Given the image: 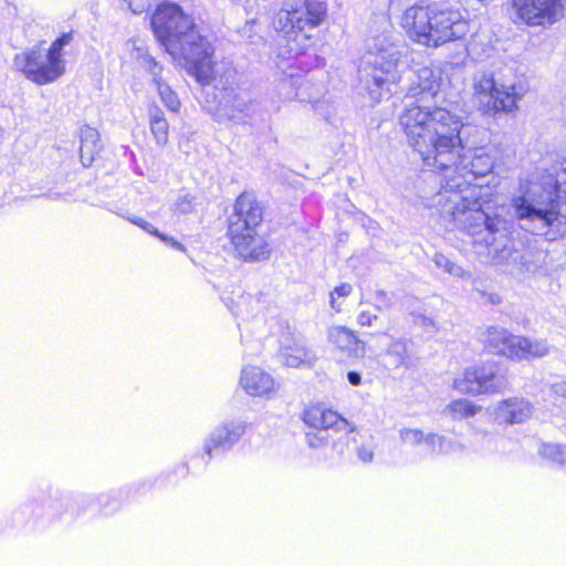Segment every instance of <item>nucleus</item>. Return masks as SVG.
I'll return each instance as SVG.
<instances>
[{"instance_id":"obj_45","label":"nucleus","mask_w":566,"mask_h":566,"mask_svg":"<svg viewBox=\"0 0 566 566\" xmlns=\"http://www.w3.org/2000/svg\"><path fill=\"white\" fill-rule=\"evenodd\" d=\"M124 1L126 2L127 0H124Z\"/></svg>"},{"instance_id":"obj_40","label":"nucleus","mask_w":566,"mask_h":566,"mask_svg":"<svg viewBox=\"0 0 566 566\" xmlns=\"http://www.w3.org/2000/svg\"><path fill=\"white\" fill-rule=\"evenodd\" d=\"M377 321H378V315L373 314L369 311H361L357 315V323L360 326L373 327V326H375Z\"/></svg>"},{"instance_id":"obj_25","label":"nucleus","mask_w":566,"mask_h":566,"mask_svg":"<svg viewBox=\"0 0 566 566\" xmlns=\"http://www.w3.org/2000/svg\"><path fill=\"white\" fill-rule=\"evenodd\" d=\"M80 156L85 167L91 166L95 155L101 150V140L97 129L91 126H84L80 132Z\"/></svg>"},{"instance_id":"obj_20","label":"nucleus","mask_w":566,"mask_h":566,"mask_svg":"<svg viewBox=\"0 0 566 566\" xmlns=\"http://www.w3.org/2000/svg\"><path fill=\"white\" fill-rule=\"evenodd\" d=\"M412 343L406 338H395L382 354V364L389 370L409 369L413 366Z\"/></svg>"},{"instance_id":"obj_14","label":"nucleus","mask_w":566,"mask_h":566,"mask_svg":"<svg viewBox=\"0 0 566 566\" xmlns=\"http://www.w3.org/2000/svg\"><path fill=\"white\" fill-rule=\"evenodd\" d=\"M566 0H512L515 15L531 27L552 25L564 15Z\"/></svg>"},{"instance_id":"obj_35","label":"nucleus","mask_w":566,"mask_h":566,"mask_svg":"<svg viewBox=\"0 0 566 566\" xmlns=\"http://www.w3.org/2000/svg\"><path fill=\"white\" fill-rule=\"evenodd\" d=\"M134 51H135V57L153 75H154V72H159L161 70L160 67H158L157 62L148 54V52L145 48L135 46Z\"/></svg>"},{"instance_id":"obj_4","label":"nucleus","mask_w":566,"mask_h":566,"mask_svg":"<svg viewBox=\"0 0 566 566\" xmlns=\"http://www.w3.org/2000/svg\"><path fill=\"white\" fill-rule=\"evenodd\" d=\"M407 52L405 42L392 33H381L367 41L358 78L371 101L377 103L382 99L389 91L388 86L398 80V69Z\"/></svg>"},{"instance_id":"obj_18","label":"nucleus","mask_w":566,"mask_h":566,"mask_svg":"<svg viewBox=\"0 0 566 566\" xmlns=\"http://www.w3.org/2000/svg\"><path fill=\"white\" fill-rule=\"evenodd\" d=\"M245 429L243 421H228L217 427L205 442V453L209 460L213 449H231L244 434Z\"/></svg>"},{"instance_id":"obj_29","label":"nucleus","mask_w":566,"mask_h":566,"mask_svg":"<svg viewBox=\"0 0 566 566\" xmlns=\"http://www.w3.org/2000/svg\"><path fill=\"white\" fill-rule=\"evenodd\" d=\"M150 128L157 144L165 145L168 142V122L165 118L163 111L158 107H154L150 111Z\"/></svg>"},{"instance_id":"obj_15","label":"nucleus","mask_w":566,"mask_h":566,"mask_svg":"<svg viewBox=\"0 0 566 566\" xmlns=\"http://www.w3.org/2000/svg\"><path fill=\"white\" fill-rule=\"evenodd\" d=\"M255 102L251 95L243 90H224L222 97L216 107H208L213 118L220 123L232 122L244 123L255 111Z\"/></svg>"},{"instance_id":"obj_1","label":"nucleus","mask_w":566,"mask_h":566,"mask_svg":"<svg viewBox=\"0 0 566 566\" xmlns=\"http://www.w3.org/2000/svg\"><path fill=\"white\" fill-rule=\"evenodd\" d=\"M408 144L424 166L443 172L440 190L432 197L446 229L468 232L474 243L494 244L507 233V220L490 211L482 201V188L472 182L489 175L493 158L467 136L478 129L447 108L433 112L411 106L400 118Z\"/></svg>"},{"instance_id":"obj_8","label":"nucleus","mask_w":566,"mask_h":566,"mask_svg":"<svg viewBox=\"0 0 566 566\" xmlns=\"http://www.w3.org/2000/svg\"><path fill=\"white\" fill-rule=\"evenodd\" d=\"M525 92L522 84L501 82L491 72L481 73L474 80V96L488 115L513 112Z\"/></svg>"},{"instance_id":"obj_12","label":"nucleus","mask_w":566,"mask_h":566,"mask_svg":"<svg viewBox=\"0 0 566 566\" xmlns=\"http://www.w3.org/2000/svg\"><path fill=\"white\" fill-rule=\"evenodd\" d=\"M193 24V18L186 14L176 3L158 6L151 17L154 33L166 51L172 39L181 38Z\"/></svg>"},{"instance_id":"obj_5","label":"nucleus","mask_w":566,"mask_h":566,"mask_svg":"<svg viewBox=\"0 0 566 566\" xmlns=\"http://www.w3.org/2000/svg\"><path fill=\"white\" fill-rule=\"evenodd\" d=\"M263 220V207L253 193L238 197L234 211L229 218L228 235L239 258L244 261H262L270 256L266 240L258 233Z\"/></svg>"},{"instance_id":"obj_22","label":"nucleus","mask_w":566,"mask_h":566,"mask_svg":"<svg viewBox=\"0 0 566 566\" xmlns=\"http://www.w3.org/2000/svg\"><path fill=\"white\" fill-rule=\"evenodd\" d=\"M240 384L251 396H266L275 390L274 379L261 368L254 366L242 370Z\"/></svg>"},{"instance_id":"obj_17","label":"nucleus","mask_w":566,"mask_h":566,"mask_svg":"<svg viewBox=\"0 0 566 566\" xmlns=\"http://www.w3.org/2000/svg\"><path fill=\"white\" fill-rule=\"evenodd\" d=\"M533 415L532 403L522 397H511L499 401L492 410L494 420L500 424L523 423Z\"/></svg>"},{"instance_id":"obj_36","label":"nucleus","mask_w":566,"mask_h":566,"mask_svg":"<svg viewBox=\"0 0 566 566\" xmlns=\"http://www.w3.org/2000/svg\"><path fill=\"white\" fill-rule=\"evenodd\" d=\"M400 438L403 443L416 447L423 443L426 434L419 429L405 428L400 430Z\"/></svg>"},{"instance_id":"obj_2","label":"nucleus","mask_w":566,"mask_h":566,"mask_svg":"<svg viewBox=\"0 0 566 566\" xmlns=\"http://www.w3.org/2000/svg\"><path fill=\"white\" fill-rule=\"evenodd\" d=\"M511 206L518 220L538 221L543 228L566 233V159L554 167V174L541 180L520 185Z\"/></svg>"},{"instance_id":"obj_38","label":"nucleus","mask_w":566,"mask_h":566,"mask_svg":"<svg viewBox=\"0 0 566 566\" xmlns=\"http://www.w3.org/2000/svg\"><path fill=\"white\" fill-rule=\"evenodd\" d=\"M374 442L369 439L368 441L361 442L356 449L358 459L364 463H370L374 459Z\"/></svg>"},{"instance_id":"obj_28","label":"nucleus","mask_w":566,"mask_h":566,"mask_svg":"<svg viewBox=\"0 0 566 566\" xmlns=\"http://www.w3.org/2000/svg\"><path fill=\"white\" fill-rule=\"evenodd\" d=\"M153 81L163 103L172 112H177L180 102L177 94L170 88L166 81L160 76L159 72H154Z\"/></svg>"},{"instance_id":"obj_6","label":"nucleus","mask_w":566,"mask_h":566,"mask_svg":"<svg viewBox=\"0 0 566 566\" xmlns=\"http://www.w3.org/2000/svg\"><path fill=\"white\" fill-rule=\"evenodd\" d=\"M214 51L212 41L197 23L181 38L172 39L167 50L201 85H209L217 80L219 70Z\"/></svg>"},{"instance_id":"obj_11","label":"nucleus","mask_w":566,"mask_h":566,"mask_svg":"<svg viewBox=\"0 0 566 566\" xmlns=\"http://www.w3.org/2000/svg\"><path fill=\"white\" fill-rule=\"evenodd\" d=\"M326 15V7L317 0L287 1L280 10L276 27L289 36L318 27Z\"/></svg>"},{"instance_id":"obj_32","label":"nucleus","mask_w":566,"mask_h":566,"mask_svg":"<svg viewBox=\"0 0 566 566\" xmlns=\"http://www.w3.org/2000/svg\"><path fill=\"white\" fill-rule=\"evenodd\" d=\"M433 263L437 268L443 270L446 273L462 279L465 276V271L458 265L457 263L452 262L448 256H446L442 253H436L432 258Z\"/></svg>"},{"instance_id":"obj_7","label":"nucleus","mask_w":566,"mask_h":566,"mask_svg":"<svg viewBox=\"0 0 566 566\" xmlns=\"http://www.w3.org/2000/svg\"><path fill=\"white\" fill-rule=\"evenodd\" d=\"M71 41L72 33H63L48 50L34 46L21 52L14 56L13 67L39 85L54 82L65 72L62 51Z\"/></svg>"},{"instance_id":"obj_13","label":"nucleus","mask_w":566,"mask_h":566,"mask_svg":"<svg viewBox=\"0 0 566 566\" xmlns=\"http://www.w3.org/2000/svg\"><path fill=\"white\" fill-rule=\"evenodd\" d=\"M507 232H510V222L507 221ZM509 233L505 238L499 239L494 244L486 245L493 250V261L496 264L506 265L507 270L513 275H522L525 273H535L542 265L543 255L542 252L534 251L532 249L517 250L513 247H509L505 241L507 240Z\"/></svg>"},{"instance_id":"obj_9","label":"nucleus","mask_w":566,"mask_h":566,"mask_svg":"<svg viewBox=\"0 0 566 566\" xmlns=\"http://www.w3.org/2000/svg\"><path fill=\"white\" fill-rule=\"evenodd\" d=\"M481 340L490 353L515 360L539 358L549 354V346L545 340H531L495 326L488 327L481 334Z\"/></svg>"},{"instance_id":"obj_23","label":"nucleus","mask_w":566,"mask_h":566,"mask_svg":"<svg viewBox=\"0 0 566 566\" xmlns=\"http://www.w3.org/2000/svg\"><path fill=\"white\" fill-rule=\"evenodd\" d=\"M334 432L332 430H315L306 433V442L312 449H319L328 444L329 441L333 442V448L342 454L344 452L343 446L349 442L357 443L358 433L355 431H344L337 433L338 437L334 438Z\"/></svg>"},{"instance_id":"obj_16","label":"nucleus","mask_w":566,"mask_h":566,"mask_svg":"<svg viewBox=\"0 0 566 566\" xmlns=\"http://www.w3.org/2000/svg\"><path fill=\"white\" fill-rule=\"evenodd\" d=\"M439 87L438 80L433 71L429 67H421L417 72V83L413 82L409 87L403 99V111L399 115V119L411 106L420 107L424 111L433 112L440 107L430 108L424 105L426 96H434Z\"/></svg>"},{"instance_id":"obj_41","label":"nucleus","mask_w":566,"mask_h":566,"mask_svg":"<svg viewBox=\"0 0 566 566\" xmlns=\"http://www.w3.org/2000/svg\"><path fill=\"white\" fill-rule=\"evenodd\" d=\"M126 3L128 9L135 14L142 13L149 8L148 0H127Z\"/></svg>"},{"instance_id":"obj_44","label":"nucleus","mask_w":566,"mask_h":566,"mask_svg":"<svg viewBox=\"0 0 566 566\" xmlns=\"http://www.w3.org/2000/svg\"><path fill=\"white\" fill-rule=\"evenodd\" d=\"M308 38H310V36H308V35H306V34H304V35H303V39H304V40H307Z\"/></svg>"},{"instance_id":"obj_3","label":"nucleus","mask_w":566,"mask_h":566,"mask_svg":"<svg viewBox=\"0 0 566 566\" xmlns=\"http://www.w3.org/2000/svg\"><path fill=\"white\" fill-rule=\"evenodd\" d=\"M401 27L411 40L432 48L461 40L469 33L468 21L443 1L421 0L407 8Z\"/></svg>"},{"instance_id":"obj_43","label":"nucleus","mask_w":566,"mask_h":566,"mask_svg":"<svg viewBox=\"0 0 566 566\" xmlns=\"http://www.w3.org/2000/svg\"><path fill=\"white\" fill-rule=\"evenodd\" d=\"M347 379L353 386H358L361 382V376L357 371H349L347 374Z\"/></svg>"},{"instance_id":"obj_27","label":"nucleus","mask_w":566,"mask_h":566,"mask_svg":"<svg viewBox=\"0 0 566 566\" xmlns=\"http://www.w3.org/2000/svg\"><path fill=\"white\" fill-rule=\"evenodd\" d=\"M423 443L433 454H449L464 449L461 443L448 440L446 437L437 433L426 434Z\"/></svg>"},{"instance_id":"obj_21","label":"nucleus","mask_w":566,"mask_h":566,"mask_svg":"<svg viewBox=\"0 0 566 566\" xmlns=\"http://www.w3.org/2000/svg\"><path fill=\"white\" fill-rule=\"evenodd\" d=\"M303 420L314 430H332L334 433H340V427L345 428L347 424L336 412L321 406L307 408Z\"/></svg>"},{"instance_id":"obj_42","label":"nucleus","mask_w":566,"mask_h":566,"mask_svg":"<svg viewBox=\"0 0 566 566\" xmlns=\"http://www.w3.org/2000/svg\"><path fill=\"white\" fill-rule=\"evenodd\" d=\"M552 391L566 399V380L557 381L552 385Z\"/></svg>"},{"instance_id":"obj_34","label":"nucleus","mask_w":566,"mask_h":566,"mask_svg":"<svg viewBox=\"0 0 566 566\" xmlns=\"http://www.w3.org/2000/svg\"><path fill=\"white\" fill-rule=\"evenodd\" d=\"M411 315L413 317V324L422 328L426 333L438 332L439 328L437 326V322L432 316H429L422 312H415Z\"/></svg>"},{"instance_id":"obj_33","label":"nucleus","mask_w":566,"mask_h":566,"mask_svg":"<svg viewBox=\"0 0 566 566\" xmlns=\"http://www.w3.org/2000/svg\"><path fill=\"white\" fill-rule=\"evenodd\" d=\"M197 206V198L190 193L179 195L174 203V212L179 214L191 213Z\"/></svg>"},{"instance_id":"obj_24","label":"nucleus","mask_w":566,"mask_h":566,"mask_svg":"<svg viewBox=\"0 0 566 566\" xmlns=\"http://www.w3.org/2000/svg\"><path fill=\"white\" fill-rule=\"evenodd\" d=\"M282 361L289 367L312 366L316 360L315 353L307 347L304 340H295L293 345L282 349Z\"/></svg>"},{"instance_id":"obj_19","label":"nucleus","mask_w":566,"mask_h":566,"mask_svg":"<svg viewBox=\"0 0 566 566\" xmlns=\"http://www.w3.org/2000/svg\"><path fill=\"white\" fill-rule=\"evenodd\" d=\"M328 342L348 357L360 358L366 353L365 343L345 326H332L327 332Z\"/></svg>"},{"instance_id":"obj_26","label":"nucleus","mask_w":566,"mask_h":566,"mask_svg":"<svg viewBox=\"0 0 566 566\" xmlns=\"http://www.w3.org/2000/svg\"><path fill=\"white\" fill-rule=\"evenodd\" d=\"M482 407L469 399L459 398L452 400L444 409V412L453 420L472 418L481 411Z\"/></svg>"},{"instance_id":"obj_30","label":"nucleus","mask_w":566,"mask_h":566,"mask_svg":"<svg viewBox=\"0 0 566 566\" xmlns=\"http://www.w3.org/2000/svg\"><path fill=\"white\" fill-rule=\"evenodd\" d=\"M542 458L548 461L565 465L566 464V446L554 444V443H542L538 450Z\"/></svg>"},{"instance_id":"obj_10","label":"nucleus","mask_w":566,"mask_h":566,"mask_svg":"<svg viewBox=\"0 0 566 566\" xmlns=\"http://www.w3.org/2000/svg\"><path fill=\"white\" fill-rule=\"evenodd\" d=\"M509 385L506 371L492 363L469 367L452 382L458 392L472 396L501 394Z\"/></svg>"},{"instance_id":"obj_37","label":"nucleus","mask_w":566,"mask_h":566,"mask_svg":"<svg viewBox=\"0 0 566 566\" xmlns=\"http://www.w3.org/2000/svg\"><path fill=\"white\" fill-rule=\"evenodd\" d=\"M352 291L353 286L349 283H343L339 286H336L329 294L331 307L337 312H340L342 304L338 303L337 297H346L352 293Z\"/></svg>"},{"instance_id":"obj_31","label":"nucleus","mask_w":566,"mask_h":566,"mask_svg":"<svg viewBox=\"0 0 566 566\" xmlns=\"http://www.w3.org/2000/svg\"><path fill=\"white\" fill-rule=\"evenodd\" d=\"M128 220L140 227L143 230H145L147 233H150L153 235H156L157 238H159L163 242H165L166 244H169L171 245L172 248L177 249V250H184V245L179 242H177L175 239L172 238H169L165 234H163L161 232H159L151 223L147 222L146 220L142 219V218H138V217H134V218H128Z\"/></svg>"},{"instance_id":"obj_39","label":"nucleus","mask_w":566,"mask_h":566,"mask_svg":"<svg viewBox=\"0 0 566 566\" xmlns=\"http://www.w3.org/2000/svg\"><path fill=\"white\" fill-rule=\"evenodd\" d=\"M375 298H376L375 307L378 311L389 310L392 305L391 298L387 295V293L384 290L376 291Z\"/></svg>"}]
</instances>
